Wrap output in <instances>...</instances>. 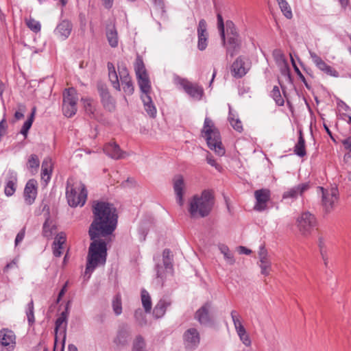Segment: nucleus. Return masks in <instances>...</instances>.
Wrapping results in <instances>:
<instances>
[{"instance_id":"37998d69","label":"nucleus","mask_w":351,"mask_h":351,"mask_svg":"<svg viewBox=\"0 0 351 351\" xmlns=\"http://www.w3.org/2000/svg\"><path fill=\"white\" fill-rule=\"evenodd\" d=\"M81 101L83 103L86 113L89 115H93L95 110L93 100L90 98H82Z\"/></svg>"},{"instance_id":"0e129e2a","label":"nucleus","mask_w":351,"mask_h":351,"mask_svg":"<svg viewBox=\"0 0 351 351\" xmlns=\"http://www.w3.org/2000/svg\"><path fill=\"white\" fill-rule=\"evenodd\" d=\"M134 317L137 320L139 321L141 324H143V323L145 322V317H144L143 313L141 309L136 310L135 311Z\"/></svg>"},{"instance_id":"423d86ee","label":"nucleus","mask_w":351,"mask_h":351,"mask_svg":"<svg viewBox=\"0 0 351 351\" xmlns=\"http://www.w3.org/2000/svg\"><path fill=\"white\" fill-rule=\"evenodd\" d=\"M227 53L231 57L239 49L241 40L234 24L232 21H226Z\"/></svg>"},{"instance_id":"39448f33","label":"nucleus","mask_w":351,"mask_h":351,"mask_svg":"<svg viewBox=\"0 0 351 351\" xmlns=\"http://www.w3.org/2000/svg\"><path fill=\"white\" fill-rule=\"evenodd\" d=\"M72 180L67 181L66 189V197L68 204L71 207L82 206L84 205L87 199V190L85 185L80 181L71 182Z\"/></svg>"},{"instance_id":"774afa93","label":"nucleus","mask_w":351,"mask_h":351,"mask_svg":"<svg viewBox=\"0 0 351 351\" xmlns=\"http://www.w3.org/2000/svg\"><path fill=\"white\" fill-rule=\"evenodd\" d=\"M272 54H273V56L276 59H278V58L282 59L284 57L282 51L280 49H278L274 50Z\"/></svg>"},{"instance_id":"aec40b11","label":"nucleus","mask_w":351,"mask_h":351,"mask_svg":"<svg viewBox=\"0 0 351 351\" xmlns=\"http://www.w3.org/2000/svg\"><path fill=\"white\" fill-rule=\"evenodd\" d=\"M245 62L241 57H239L232 63L231 66L232 75L236 78H241L247 73Z\"/></svg>"},{"instance_id":"2eb2a0df","label":"nucleus","mask_w":351,"mask_h":351,"mask_svg":"<svg viewBox=\"0 0 351 351\" xmlns=\"http://www.w3.org/2000/svg\"><path fill=\"white\" fill-rule=\"evenodd\" d=\"M173 187L176 196L177 203L182 206L184 204L183 196L185 189V183L182 176L176 175L174 176Z\"/></svg>"},{"instance_id":"412c9836","label":"nucleus","mask_w":351,"mask_h":351,"mask_svg":"<svg viewBox=\"0 0 351 351\" xmlns=\"http://www.w3.org/2000/svg\"><path fill=\"white\" fill-rule=\"evenodd\" d=\"M258 255L260 258L259 265L261 269V274L265 276H268L271 270V262L267 258V251L265 247H261Z\"/></svg>"},{"instance_id":"4468645a","label":"nucleus","mask_w":351,"mask_h":351,"mask_svg":"<svg viewBox=\"0 0 351 351\" xmlns=\"http://www.w3.org/2000/svg\"><path fill=\"white\" fill-rule=\"evenodd\" d=\"M311 58L315 66L324 73L332 77H338L339 73L332 66L327 64L319 56L314 52H310Z\"/></svg>"},{"instance_id":"c756f323","label":"nucleus","mask_w":351,"mask_h":351,"mask_svg":"<svg viewBox=\"0 0 351 351\" xmlns=\"http://www.w3.org/2000/svg\"><path fill=\"white\" fill-rule=\"evenodd\" d=\"M78 97L77 91L73 88L66 89L63 93V102L67 104H72L77 106Z\"/></svg>"},{"instance_id":"58836bf2","label":"nucleus","mask_w":351,"mask_h":351,"mask_svg":"<svg viewBox=\"0 0 351 351\" xmlns=\"http://www.w3.org/2000/svg\"><path fill=\"white\" fill-rule=\"evenodd\" d=\"M25 21L26 25L30 30H32L34 33L40 32L41 29V25L39 21L35 20L32 17H29V19H25Z\"/></svg>"},{"instance_id":"4be33fe9","label":"nucleus","mask_w":351,"mask_h":351,"mask_svg":"<svg viewBox=\"0 0 351 351\" xmlns=\"http://www.w3.org/2000/svg\"><path fill=\"white\" fill-rule=\"evenodd\" d=\"M210 304L206 303L195 313V318L201 324H208L210 322V317L209 315V309Z\"/></svg>"},{"instance_id":"dca6fc26","label":"nucleus","mask_w":351,"mask_h":351,"mask_svg":"<svg viewBox=\"0 0 351 351\" xmlns=\"http://www.w3.org/2000/svg\"><path fill=\"white\" fill-rule=\"evenodd\" d=\"M200 337L197 329L189 328L184 334V342L187 349H194L199 343Z\"/></svg>"},{"instance_id":"e2e57ef3","label":"nucleus","mask_w":351,"mask_h":351,"mask_svg":"<svg viewBox=\"0 0 351 351\" xmlns=\"http://www.w3.org/2000/svg\"><path fill=\"white\" fill-rule=\"evenodd\" d=\"M25 234V228H23L17 234L15 239V245H18L24 239Z\"/></svg>"},{"instance_id":"393cba45","label":"nucleus","mask_w":351,"mask_h":351,"mask_svg":"<svg viewBox=\"0 0 351 351\" xmlns=\"http://www.w3.org/2000/svg\"><path fill=\"white\" fill-rule=\"evenodd\" d=\"M66 241V236L63 232H60L55 237L53 243V254L56 257H60L62 254V245Z\"/></svg>"},{"instance_id":"7c9ffc66","label":"nucleus","mask_w":351,"mask_h":351,"mask_svg":"<svg viewBox=\"0 0 351 351\" xmlns=\"http://www.w3.org/2000/svg\"><path fill=\"white\" fill-rule=\"evenodd\" d=\"M56 229V227L53 224V221L48 217L43 223V235L47 239H51L54 234Z\"/></svg>"},{"instance_id":"ea45409f","label":"nucleus","mask_w":351,"mask_h":351,"mask_svg":"<svg viewBox=\"0 0 351 351\" xmlns=\"http://www.w3.org/2000/svg\"><path fill=\"white\" fill-rule=\"evenodd\" d=\"M230 315H231L236 332L245 328L244 326H243V324L241 322V317L237 311L232 310L230 313Z\"/></svg>"},{"instance_id":"052dcab7","label":"nucleus","mask_w":351,"mask_h":351,"mask_svg":"<svg viewBox=\"0 0 351 351\" xmlns=\"http://www.w3.org/2000/svg\"><path fill=\"white\" fill-rule=\"evenodd\" d=\"M291 63H292V65L294 68V70L295 71V73H297V75H298V77L301 79V80L306 84V86H307V84L306 83V80H305V77L304 76L302 75V73H301V71H300L299 68L297 66L295 62V60H293V57L291 56Z\"/></svg>"},{"instance_id":"e433bc0d","label":"nucleus","mask_w":351,"mask_h":351,"mask_svg":"<svg viewBox=\"0 0 351 351\" xmlns=\"http://www.w3.org/2000/svg\"><path fill=\"white\" fill-rule=\"evenodd\" d=\"M128 332L125 328L119 330L117 335L114 339V343L117 345H124L127 343Z\"/></svg>"},{"instance_id":"20e7f679","label":"nucleus","mask_w":351,"mask_h":351,"mask_svg":"<svg viewBox=\"0 0 351 351\" xmlns=\"http://www.w3.org/2000/svg\"><path fill=\"white\" fill-rule=\"evenodd\" d=\"M202 135L206 140L207 145L210 149L219 156L224 155L225 149L222 146L219 132L208 117H206L204 119Z\"/></svg>"},{"instance_id":"473e14b6","label":"nucleus","mask_w":351,"mask_h":351,"mask_svg":"<svg viewBox=\"0 0 351 351\" xmlns=\"http://www.w3.org/2000/svg\"><path fill=\"white\" fill-rule=\"evenodd\" d=\"M141 297L142 305L145 309V313H150L152 308V303L149 293L145 289H142Z\"/></svg>"},{"instance_id":"49530a36","label":"nucleus","mask_w":351,"mask_h":351,"mask_svg":"<svg viewBox=\"0 0 351 351\" xmlns=\"http://www.w3.org/2000/svg\"><path fill=\"white\" fill-rule=\"evenodd\" d=\"M101 102L104 106L108 110H112L114 109V100L112 99L110 93L108 95H104L101 97Z\"/></svg>"},{"instance_id":"a19ab883","label":"nucleus","mask_w":351,"mask_h":351,"mask_svg":"<svg viewBox=\"0 0 351 351\" xmlns=\"http://www.w3.org/2000/svg\"><path fill=\"white\" fill-rule=\"evenodd\" d=\"M271 96L274 99L276 104L278 106H282L285 104V100L281 96L280 89L278 86H274L271 92Z\"/></svg>"},{"instance_id":"ddd939ff","label":"nucleus","mask_w":351,"mask_h":351,"mask_svg":"<svg viewBox=\"0 0 351 351\" xmlns=\"http://www.w3.org/2000/svg\"><path fill=\"white\" fill-rule=\"evenodd\" d=\"M310 184L308 182L300 183L288 189L282 194V199H296L298 197H302L303 194L309 189Z\"/></svg>"},{"instance_id":"603ef678","label":"nucleus","mask_w":351,"mask_h":351,"mask_svg":"<svg viewBox=\"0 0 351 351\" xmlns=\"http://www.w3.org/2000/svg\"><path fill=\"white\" fill-rule=\"evenodd\" d=\"M217 18L218 29L219 31L220 36H221V38L223 41V44L225 45L226 44V35H225V28H224L223 17L220 14H217Z\"/></svg>"},{"instance_id":"f03ea898","label":"nucleus","mask_w":351,"mask_h":351,"mask_svg":"<svg viewBox=\"0 0 351 351\" xmlns=\"http://www.w3.org/2000/svg\"><path fill=\"white\" fill-rule=\"evenodd\" d=\"M213 193L204 190L200 195H194L189 202V213L191 217L204 218L211 212L214 205Z\"/></svg>"},{"instance_id":"c03bdc74","label":"nucleus","mask_w":351,"mask_h":351,"mask_svg":"<svg viewBox=\"0 0 351 351\" xmlns=\"http://www.w3.org/2000/svg\"><path fill=\"white\" fill-rule=\"evenodd\" d=\"M62 112L64 116L71 117L75 114L77 112V106L72 104H62Z\"/></svg>"},{"instance_id":"6ab92c4d","label":"nucleus","mask_w":351,"mask_h":351,"mask_svg":"<svg viewBox=\"0 0 351 351\" xmlns=\"http://www.w3.org/2000/svg\"><path fill=\"white\" fill-rule=\"evenodd\" d=\"M67 314L66 312H62L56 321L55 334L56 341L58 337H62L64 340L66 338V329L67 325Z\"/></svg>"},{"instance_id":"13d9d810","label":"nucleus","mask_w":351,"mask_h":351,"mask_svg":"<svg viewBox=\"0 0 351 351\" xmlns=\"http://www.w3.org/2000/svg\"><path fill=\"white\" fill-rule=\"evenodd\" d=\"M318 246L322 258L325 259V254L327 252L325 241L323 237H320L318 239Z\"/></svg>"},{"instance_id":"8fccbe9b","label":"nucleus","mask_w":351,"mask_h":351,"mask_svg":"<svg viewBox=\"0 0 351 351\" xmlns=\"http://www.w3.org/2000/svg\"><path fill=\"white\" fill-rule=\"evenodd\" d=\"M238 336L239 337L240 340L243 342V343L246 346H250L252 341L250 338L249 335L247 333L245 328L241 329V330L237 331Z\"/></svg>"},{"instance_id":"72a5a7b5","label":"nucleus","mask_w":351,"mask_h":351,"mask_svg":"<svg viewBox=\"0 0 351 351\" xmlns=\"http://www.w3.org/2000/svg\"><path fill=\"white\" fill-rule=\"evenodd\" d=\"M228 121L232 128L239 132L243 131V125L239 119L236 118V115L233 113L230 106L229 107Z\"/></svg>"},{"instance_id":"5701e85b","label":"nucleus","mask_w":351,"mask_h":351,"mask_svg":"<svg viewBox=\"0 0 351 351\" xmlns=\"http://www.w3.org/2000/svg\"><path fill=\"white\" fill-rule=\"evenodd\" d=\"M293 152L300 158H303L306 155L305 140L302 130L298 131V140L293 147Z\"/></svg>"},{"instance_id":"1a4fd4ad","label":"nucleus","mask_w":351,"mask_h":351,"mask_svg":"<svg viewBox=\"0 0 351 351\" xmlns=\"http://www.w3.org/2000/svg\"><path fill=\"white\" fill-rule=\"evenodd\" d=\"M322 191V204L324 211L326 213H330L335 208V204L338 199V191L337 189L332 188L330 189H325L319 187Z\"/></svg>"},{"instance_id":"f3484780","label":"nucleus","mask_w":351,"mask_h":351,"mask_svg":"<svg viewBox=\"0 0 351 351\" xmlns=\"http://www.w3.org/2000/svg\"><path fill=\"white\" fill-rule=\"evenodd\" d=\"M104 152L109 157L119 160L125 158L128 155L125 152H123L119 145L116 143H107L104 147Z\"/></svg>"},{"instance_id":"f704fd0d","label":"nucleus","mask_w":351,"mask_h":351,"mask_svg":"<svg viewBox=\"0 0 351 351\" xmlns=\"http://www.w3.org/2000/svg\"><path fill=\"white\" fill-rule=\"evenodd\" d=\"M16 177L15 176H11L9 180L7 181L4 192L7 196H12L16 191Z\"/></svg>"},{"instance_id":"bb28decb","label":"nucleus","mask_w":351,"mask_h":351,"mask_svg":"<svg viewBox=\"0 0 351 351\" xmlns=\"http://www.w3.org/2000/svg\"><path fill=\"white\" fill-rule=\"evenodd\" d=\"M141 99L143 103L145 110L151 117H154L156 114V108L150 95H141Z\"/></svg>"},{"instance_id":"4c0bfd02","label":"nucleus","mask_w":351,"mask_h":351,"mask_svg":"<svg viewBox=\"0 0 351 351\" xmlns=\"http://www.w3.org/2000/svg\"><path fill=\"white\" fill-rule=\"evenodd\" d=\"M113 311L116 315H119L122 313L121 297L119 293L116 294L112 300V303Z\"/></svg>"},{"instance_id":"a18cd8bd","label":"nucleus","mask_w":351,"mask_h":351,"mask_svg":"<svg viewBox=\"0 0 351 351\" xmlns=\"http://www.w3.org/2000/svg\"><path fill=\"white\" fill-rule=\"evenodd\" d=\"M34 309V302L33 300L32 299L30 302L27 304L26 308V315L29 325L33 324L35 322Z\"/></svg>"},{"instance_id":"7ed1b4c3","label":"nucleus","mask_w":351,"mask_h":351,"mask_svg":"<svg viewBox=\"0 0 351 351\" xmlns=\"http://www.w3.org/2000/svg\"><path fill=\"white\" fill-rule=\"evenodd\" d=\"M107 66L108 69L109 79L112 84V86L118 90H121L119 80V76L121 84L124 93L128 95H132L134 90V88L127 68L125 66H119L118 75L112 63L108 62Z\"/></svg>"},{"instance_id":"c9c22d12","label":"nucleus","mask_w":351,"mask_h":351,"mask_svg":"<svg viewBox=\"0 0 351 351\" xmlns=\"http://www.w3.org/2000/svg\"><path fill=\"white\" fill-rule=\"evenodd\" d=\"M134 70L136 77L147 74L143 59L140 56H137L136 59Z\"/></svg>"},{"instance_id":"79ce46f5","label":"nucleus","mask_w":351,"mask_h":351,"mask_svg":"<svg viewBox=\"0 0 351 351\" xmlns=\"http://www.w3.org/2000/svg\"><path fill=\"white\" fill-rule=\"evenodd\" d=\"M219 250L221 254H223L224 258L227 261V262L232 265L234 263V259L232 253L230 251L228 247L225 245H221L219 246Z\"/></svg>"},{"instance_id":"4d7b16f0","label":"nucleus","mask_w":351,"mask_h":351,"mask_svg":"<svg viewBox=\"0 0 351 351\" xmlns=\"http://www.w3.org/2000/svg\"><path fill=\"white\" fill-rule=\"evenodd\" d=\"M156 271L158 283L160 284L162 282L163 278L165 277V269L162 266L157 265L156 266Z\"/></svg>"},{"instance_id":"09e8293b","label":"nucleus","mask_w":351,"mask_h":351,"mask_svg":"<svg viewBox=\"0 0 351 351\" xmlns=\"http://www.w3.org/2000/svg\"><path fill=\"white\" fill-rule=\"evenodd\" d=\"M35 108L33 109V111L30 115V117L25 121L23 125L21 130V133L25 137L27 134L28 130L30 129L34 117Z\"/></svg>"},{"instance_id":"bf43d9fd","label":"nucleus","mask_w":351,"mask_h":351,"mask_svg":"<svg viewBox=\"0 0 351 351\" xmlns=\"http://www.w3.org/2000/svg\"><path fill=\"white\" fill-rule=\"evenodd\" d=\"M208 36L198 37L197 48L200 51L204 50L208 45Z\"/></svg>"},{"instance_id":"0eeeda50","label":"nucleus","mask_w":351,"mask_h":351,"mask_svg":"<svg viewBox=\"0 0 351 351\" xmlns=\"http://www.w3.org/2000/svg\"><path fill=\"white\" fill-rule=\"evenodd\" d=\"M297 226L300 232L305 237L310 235L316 226L317 221L313 215L304 212L297 219Z\"/></svg>"},{"instance_id":"a211bd4d","label":"nucleus","mask_w":351,"mask_h":351,"mask_svg":"<svg viewBox=\"0 0 351 351\" xmlns=\"http://www.w3.org/2000/svg\"><path fill=\"white\" fill-rule=\"evenodd\" d=\"M72 23L68 20L62 21L54 30V34L61 40L66 39L72 31Z\"/></svg>"},{"instance_id":"864d4df0","label":"nucleus","mask_w":351,"mask_h":351,"mask_svg":"<svg viewBox=\"0 0 351 351\" xmlns=\"http://www.w3.org/2000/svg\"><path fill=\"white\" fill-rule=\"evenodd\" d=\"M197 37L202 36H208V34L207 32V23L204 19H201L199 21V24L197 26Z\"/></svg>"},{"instance_id":"3c124183","label":"nucleus","mask_w":351,"mask_h":351,"mask_svg":"<svg viewBox=\"0 0 351 351\" xmlns=\"http://www.w3.org/2000/svg\"><path fill=\"white\" fill-rule=\"evenodd\" d=\"M278 5L282 14L287 19H290L293 17L291 8L287 1L283 3H280Z\"/></svg>"},{"instance_id":"5fc2aeb1","label":"nucleus","mask_w":351,"mask_h":351,"mask_svg":"<svg viewBox=\"0 0 351 351\" xmlns=\"http://www.w3.org/2000/svg\"><path fill=\"white\" fill-rule=\"evenodd\" d=\"M145 346L144 339L141 336H138L134 342L132 351H145Z\"/></svg>"},{"instance_id":"9d476101","label":"nucleus","mask_w":351,"mask_h":351,"mask_svg":"<svg viewBox=\"0 0 351 351\" xmlns=\"http://www.w3.org/2000/svg\"><path fill=\"white\" fill-rule=\"evenodd\" d=\"M270 196L271 191L267 189H261L255 191L254 197L256 204L254 209L259 212L265 210L267 208V204L270 199Z\"/></svg>"},{"instance_id":"9b49d317","label":"nucleus","mask_w":351,"mask_h":351,"mask_svg":"<svg viewBox=\"0 0 351 351\" xmlns=\"http://www.w3.org/2000/svg\"><path fill=\"white\" fill-rule=\"evenodd\" d=\"M38 193V182L34 179H30L25 184L23 197L26 204L32 205L37 196Z\"/></svg>"},{"instance_id":"680f3d73","label":"nucleus","mask_w":351,"mask_h":351,"mask_svg":"<svg viewBox=\"0 0 351 351\" xmlns=\"http://www.w3.org/2000/svg\"><path fill=\"white\" fill-rule=\"evenodd\" d=\"M8 125L5 117L0 121V138L4 136L7 132Z\"/></svg>"},{"instance_id":"2f4dec72","label":"nucleus","mask_w":351,"mask_h":351,"mask_svg":"<svg viewBox=\"0 0 351 351\" xmlns=\"http://www.w3.org/2000/svg\"><path fill=\"white\" fill-rule=\"evenodd\" d=\"M40 166L39 158L36 154H31L28 158L27 168L32 175H34L38 172Z\"/></svg>"},{"instance_id":"f8f14e48","label":"nucleus","mask_w":351,"mask_h":351,"mask_svg":"<svg viewBox=\"0 0 351 351\" xmlns=\"http://www.w3.org/2000/svg\"><path fill=\"white\" fill-rule=\"evenodd\" d=\"M0 345L12 351L16 346V335L13 331L7 328L0 330Z\"/></svg>"},{"instance_id":"6e6552de","label":"nucleus","mask_w":351,"mask_h":351,"mask_svg":"<svg viewBox=\"0 0 351 351\" xmlns=\"http://www.w3.org/2000/svg\"><path fill=\"white\" fill-rule=\"evenodd\" d=\"M173 82L178 86L182 88L191 97L200 99L203 94V89L197 84H192L188 80L178 75L173 77Z\"/></svg>"},{"instance_id":"de8ad7c7","label":"nucleus","mask_w":351,"mask_h":351,"mask_svg":"<svg viewBox=\"0 0 351 351\" xmlns=\"http://www.w3.org/2000/svg\"><path fill=\"white\" fill-rule=\"evenodd\" d=\"M158 14L162 17L165 14V4L164 0H151Z\"/></svg>"},{"instance_id":"338daca9","label":"nucleus","mask_w":351,"mask_h":351,"mask_svg":"<svg viewBox=\"0 0 351 351\" xmlns=\"http://www.w3.org/2000/svg\"><path fill=\"white\" fill-rule=\"evenodd\" d=\"M206 160L210 165H211L212 167H215L216 169H218V167H219V165L217 163L213 157L210 154L206 156Z\"/></svg>"},{"instance_id":"cd10ccee","label":"nucleus","mask_w":351,"mask_h":351,"mask_svg":"<svg viewBox=\"0 0 351 351\" xmlns=\"http://www.w3.org/2000/svg\"><path fill=\"white\" fill-rule=\"evenodd\" d=\"M170 304V301H168L165 299L160 300L155 306L153 311V314L154 317L156 318L162 317L165 315L167 308L169 306Z\"/></svg>"},{"instance_id":"f257e3e1","label":"nucleus","mask_w":351,"mask_h":351,"mask_svg":"<svg viewBox=\"0 0 351 351\" xmlns=\"http://www.w3.org/2000/svg\"><path fill=\"white\" fill-rule=\"evenodd\" d=\"M93 213L94 219L88 230L93 241L88 248L84 272L88 278L97 267L104 265L106 262L107 243L105 240L98 238L99 236L111 234L117 224L116 208L112 204L104 202H96L93 206Z\"/></svg>"},{"instance_id":"6e6d98bb","label":"nucleus","mask_w":351,"mask_h":351,"mask_svg":"<svg viewBox=\"0 0 351 351\" xmlns=\"http://www.w3.org/2000/svg\"><path fill=\"white\" fill-rule=\"evenodd\" d=\"M171 251L169 249H165L162 252L163 264L165 269H171L172 265L170 259Z\"/></svg>"},{"instance_id":"b1692460","label":"nucleus","mask_w":351,"mask_h":351,"mask_svg":"<svg viewBox=\"0 0 351 351\" xmlns=\"http://www.w3.org/2000/svg\"><path fill=\"white\" fill-rule=\"evenodd\" d=\"M52 172V162L49 158H45L42 163L41 169V179L46 184L51 179V175Z\"/></svg>"},{"instance_id":"a878e982","label":"nucleus","mask_w":351,"mask_h":351,"mask_svg":"<svg viewBox=\"0 0 351 351\" xmlns=\"http://www.w3.org/2000/svg\"><path fill=\"white\" fill-rule=\"evenodd\" d=\"M141 95H150L152 87L148 74L136 77Z\"/></svg>"},{"instance_id":"69168bd1","label":"nucleus","mask_w":351,"mask_h":351,"mask_svg":"<svg viewBox=\"0 0 351 351\" xmlns=\"http://www.w3.org/2000/svg\"><path fill=\"white\" fill-rule=\"evenodd\" d=\"M341 142L345 149L351 152V135L348 138L343 139Z\"/></svg>"},{"instance_id":"c85d7f7f","label":"nucleus","mask_w":351,"mask_h":351,"mask_svg":"<svg viewBox=\"0 0 351 351\" xmlns=\"http://www.w3.org/2000/svg\"><path fill=\"white\" fill-rule=\"evenodd\" d=\"M106 37L112 47H117L119 43L118 33L114 25L107 27Z\"/></svg>"}]
</instances>
